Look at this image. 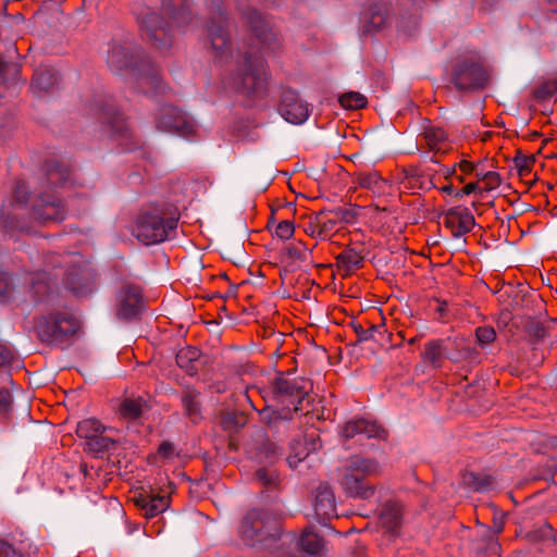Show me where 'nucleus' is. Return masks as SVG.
I'll use <instances>...</instances> for the list:
<instances>
[{"label": "nucleus", "instance_id": "nucleus-1", "mask_svg": "<svg viewBox=\"0 0 557 557\" xmlns=\"http://www.w3.org/2000/svg\"><path fill=\"white\" fill-rule=\"evenodd\" d=\"M221 0H211V15L207 24V40L214 62L224 64L221 84L225 90L248 97L262 96L268 87V74L262 55L246 53L235 58L227 30V18Z\"/></svg>", "mask_w": 557, "mask_h": 557}, {"label": "nucleus", "instance_id": "nucleus-2", "mask_svg": "<svg viewBox=\"0 0 557 557\" xmlns=\"http://www.w3.org/2000/svg\"><path fill=\"white\" fill-rule=\"evenodd\" d=\"M280 533L278 516L270 510H249L239 527V535L249 546L270 548L272 543L281 540Z\"/></svg>", "mask_w": 557, "mask_h": 557}, {"label": "nucleus", "instance_id": "nucleus-3", "mask_svg": "<svg viewBox=\"0 0 557 557\" xmlns=\"http://www.w3.org/2000/svg\"><path fill=\"white\" fill-rule=\"evenodd\" d=\"M177 222V218L168 215L160 207H146L137 215L133 234L145 245L159 244L172 237Z\"/></svg>", "mask_w": 557, "mask_h": 557}, {"label": "nucleus", "instance_id": "nucleus-4", "mask_svg": "<svg viewBox=\"0 0 557 557\" xmlns=\"http://www.w3.org/2000/svg\"><path fill=\"white\" fill-rule=\"evenodd\" d=\"M306 381L288 379L285 376L276 377L268 388L250 387L245 393L246 399L257 409L251 399V393H258L264 403H275L282 408H286L290 414L300 410V405L307 396Z\"/></svg>", "mask_w": 557, "mask_h": 557}, {"label": "nucleus", "instance_id": "nucleus-5", "mask_svg": "<svg viewBox=\"0 0 557 557\" xmlns=\"http://www.w3.org/2000/svg\"><path fill=\"white\" fill-rule=\"evenodd\" d=\"M380 472L377 460L356 455L343 468L339 483L348 496L368 499L373 496L374 486L367 482V478Z\"/></svg>", "mask_w": 557, "mask_h": 557}, {"label": "nucleus", "instance_id": "nucleus-6", "mask_svg": "<svg viewBox=\"0 0 557 557\" xmlns=\"http://www.w3.org/2000/svg\"><path fill=\"white\" fill-rule=\"evenodd\" d=\"M78 327V320L65 308L54 309L41 315L35 324L40 341L49 345L67 343Z\"/></svg>", "mask_w": 557, "mask_h": 557}, {"label": "nucleus", "instance_id": "nucleus-7", "mask_svg": "<svg viewBox=\"0 0 557 557\" xmlns=\"http://www.w3.org/2000/svg\"><path fill=\"white\" fill-rule=\"evenodd\" d=\"M487 74L478 53L460 55L453 70V83L458 89H472L484 86Z\"/></svg>", "mask_w": 557, "mask_h": 557}, {"label": "nucleus", "instance_id": "nucleus-8", "mask_svg": "<svg viewBox=\"0 0 557 557\" xmlns=\"http://www.w3.org/2000/svg\"><path fill=\"white\" fill-rule=\"evenodd\" d=\"M157 128L161 132L189 137L196 132L195 121L173 106L162 107L156 117Z\"/></svg>", "mask_w": 557, "mask_h": 557}, {"label": "nucleus", "instance_id": "nucleus-9", "mask_svg": "<svg viewBox=\"0 0 557 557\" xmlns=\"http://www.w3.org/2000/svg\"><path fill=\"white\" fill-rule=\"evenodd\" d=\"M140 29L145 39L157 49L166 50L172 45V35L169 23L156 12H147L139 18Z\"/></svg>", "mask_w": 557, "mask_h": 557}, {"label": "nucleus", "instance_id": "nucleus-10", "mask_svg": "<svg viewBox=\"0 0 557 557\" xmlns=\"http://www.w3.org/2000/svg\"><path fill=\"white\" fill-rule=\"evenodd\" d=\"M173 491L172 483H169L166 487H150L149 491H144L134 498L135 504L143 510L146 518H153L169 508Z\"/></svg>", "mask_w": 557, "mask_h": 557}, {"label": "nucleus", "instance_id": "nucleus-11", "mask_svg": "<svg viewBox=\"0 0 557 557\" xmlns=\"http://www.w3.org/2000/svg\"><path fill=\"white\" fill-rule=\"evenodd\" d=\"M28 201V191L25 184L17 181L14 185L12 199L9 200L8 205H3L1 210V216L3 218V227L8 232L25 231L27 226L16 220V211L25 208Z\"/></svg>", "mask_w": 557, "mask_h": 557}, {"label": "nucleus", "instance_id": "nucleus-12", "mask_svg": "<svg viewBox=\"0 0 557 557\" xmlns=\"http://www.w3.org/2000/svg\"><path fill=\"white\" fill-rule=\"evenodd\" d=\"M32 212L41 222H59L65 219V206L55 195L41 193L33 202Z\"/></svg>", "mask_w": 557, "mask_h": 557}, {"label": "nucleus", "instance_id": "nucleus-13", "mask_svg": "<svg viewBox=\"0 0 557 557\" xmlns=\"http://www.w3.org/2000/svg\"><path fill=\"white\" fill-rule=\"evenodd\" d=\"M278 112L292 124H302L310 114L308 103L293 89H285L282 92Z\"/></svg>", "mask_w": 557, "mask_h": 557}, {"label": "nucleus", "instance_id": "nucleus-14", "mask_svg": "<svg viewBox=\"0 0 557 557\" xmlns=\"http://www.w3.org/2000/svg\"><path fill=\"white\" fill-rule=\"evenodd\" d=\"M144 308L141 290L133 284H124L117 294V311L120 319L131 320L136 318Z\"/></svg>", "mask_w": 557, "mask_h": 557}, {"label": "nucleus", "instance_id": "nucleus-15", "mask_svg": "<svg viewBox=\"0 0 557 557\" xmlns=\"http://www.w3.org/2000/svg\"><path fill=\"white\" fill-rule=\"evenodd\" d=\"M341 434L346 440L356 438L357 442H362L366 438H383L385 431L375 421L356 418L343 425Z\"/></svg>", "mask_w": 557, "mask_h": 557}, {"label": "nucleus", "instance_id": "nucleus-16", "mask_svg": "<svg viewBox=\"0 0 557 557\" xmlns=\"http://www.w3.org/2000/svg\"><path fill=\"white\" fill-rule=\"evenodd\" d=\"M244 16L250 24L253 35L262 48L274 50L276 47V35L261 14L253 9H248L244 12Z\"/></svg>", "mask_w": 557, "mask_h": 557}, {"label": "nucleus", "instance_id": "nucleus-17", "mask_svg": "<svg viewBox=\"0 0 557 557\" xmlns=\"http://www.w3.org/2000/svg\"><path fill=\"white\" fill-rule=\"evenodd\" d=\"M64 284L75 295L83 296L94 289L95 275L87 268H73L65 273Z\"/></svg>", "mask_w": 557, "mask_h": 557}, {"label": "nucleus", "instance_id": "nucleus-18", "mask_svg": "<svg viewBox=\"0 0 557 557\" xmlns=\"http://www.w3.org/2000/svg\"><path fill=\"white\" fill-rule=\"evenodd\" d=\"M421 138V146L428 147L429 150L435 153H445L451 149V141L449 140L447 132L437 125L429 124L424 126Z\"/></svg>", "mask_w": 557, "mask_h": 557}, {"label": "nucleus", "instance_id": "nucleus-19", "mask_svg": "<svg viewBox=\"0 0 557 557\" xmlns=\"http://www.w3.org/2000/svg\"><path fill=\"white\" fill-rule=\"evenodd\" d=\"M59 73L50 66L38 67L32 78L30 89L34 95L41 97L52 91L59 84Z\"/></svg>", "mask_w": 557, "mask_h": 557}, {"label": "nucleus", "instance_id": "nucleus-20", "mask_svg": "<svg viewBox=\"0 0 557 557\" xmlns=\"http://www.w3.org/2000/svg\"><path fill=\"white\" fill-rule=\"evenodd\" d=\"M388 8L386 3L374 2L363 13L361 20L362 34H372L380 30L387 23Z\"/></svg>", "mask_w": 557, "mask_h": 557}, {"label": "nucleus", "instance_id": "nucleus-21", "mask_svg": "<svg viewBox=\"0 0 557 557\" xmlns=\"http://www.w3.org/2000/svg\"><path fill=\"white\" fill-rule=\"evenodd\" d=\"M133 45L113 41L108 50L107 63L112 71H122L133 64Z\"/></svg>", "mask_w": 557, "mask_h": 557}, {"label": "nucleus", "instance_id": "nucleus-22", "mask_svg": "<svg viewBox=\"0 0 557 557\" xmlns=\"http://www.w3.org/2000/svg\"><path fill=\"white\" fill-rule=\"evenodd\" d=\"M401 512V506L393 502L386 503L380 512V524L391 537H396L399 534Z\"/></svg>", "mask_w": 557, "mask_h": 557}, {"label": "nucleus", "instance_id": "nucleus-23", "mask_svg": "<svg viewBox=\"0 0 557 557\" xmlns=\"http://www.w3.org/2000/svg\"><path fill=\"white\" fill-rule=\"evenodd\" d=\"M58 273L54 274V277H50V275L46 271H38L33 273L30 276V293L33 298L37 302L44 301L46 298H51L53 295V288L57 286L54 280L57 278Z\"/></svg>", "mask_w": 557, "mask_h": 557}, {"label": "nucleus", "instance_id": "nucleus-24", "mask_svg": "<svg viewBox=\"0 0 557 557\" xmlns=\"http://www.w3.org/2000/svg\"><path fill=\"white\" fill-rule=\"evenodd\" d=\"M314 511L322 520H329L336 516L335 496L330 486L320 485L317 488Z\"/></svg>", "mask_w": 557, "mask_h": 557}, {"label": "nucleus", "instance_id": "nucleus-25", "mask_svg": "<svg viewBox=\"0 0 557 557\" xmlns=\"http://www.w3.org/2000/svg\"><path fill=\"white\" fill-rule=\"evenodd\" d=\"M162 12L177 26L188 24L191 20L189 0H162Z\"/></svg>", "mask_w": 557, "mask_h": 557}, {"label": "nucleus", "instance_id": "nucleus-26", "mask_svg": "<svg viewBox=\"0 0 557 557\" xmlns=\"http://www.w3.org/2000/svg\"><path fill=\"white\" fill-rule=\"evenodd\" d=\"M447 223L453 227L455 237L469 233L475 225L473 214L468 210H450L447 214Z\"/></svg>", "mask_w": 557, "mask_h": 557}, {"label": "nucleus", "instance_id": "nucleus-27", "mask_svg": "<svg viewBox=\"0 0 557 557\" xmlns=\"http://www.w3.org/2000/svg\"><path fill=\"white\" fill-rule=\"evenodd\" d=\"M135 71H137L138 86L143 92H158L161 89L162 81L154 66L150 64H144L141 66L136 65Z\"/></svg>", "mask_w": 557, "mask_h": 557}, {"label": "nucleus", "instance_id": "nucleus-28", "mask_svg": "<svg viewBox=\"0 0 557 557\" xmlns=\"http://www.w3.org/2000/svg\"><path fill=\"white\" fill-rule=\"evenodd\" d=\"M350 212L345 209H336L332 211L330 214L320 212L315 220L317 226L319 228V236H326L330 232H332L338 220H344L346 222L350 221Z\"/></svg>", "mask_w": 557, "mask_h": 557}, {"label": "nucleus", "instance_id": "nucleus-29", "mask_svg": "<svg viewBox=\"0 0 557 557\" xmlns=\"http://www.w3.org/2000/svg\"><path fill=\"white\" fill-rule=\"evenodd\" d=\"M199 392L194 388H185L182 394V404L186 416L196 423L201 418Z\"/></svg>", "mask_w": 557, "mask_h": 557}, {"label": "nucleus", "instance_id": "nucleus-30", "mask_svg": "<svg viewBox=\"0 0 557 557\" xmlns=\"http://www.w3.org/2000/svg\"><path fill=\"white\" fill-rule=\"evenodd\" d=\"M47 186H65L70 180L67 166L59 162H50L46 165Z\"/></svg>", "mask_w": 557, "mask_h": 557}, {"label": "nucleus", "instance_id": "nucleus-31", "mask_svg": "<svg viewBox=\"0 0 557 557\" xmlns=\"http://www.w3.org/2000/svg\"><path fill=\"white\" fill-rule=\"evenodd\" d=\"M405 175L411 188L432 189L435 187L432 175L419 168H409L405 171Z\"/></svg>", "mask_w": 557, "mask_h": 557}, {"label": "nucleus", "instance_id": "nucleus-32", "mask_svg": "<svg viewBox=\"0 0 557 557\" xmlns=\"http://www.w3.org/2000/svg\"><path fill=\"white\" fill-rule=\"evenodd\" d=\"M298 544L309 555H320L324 547L323 539L310 528L302 532Z\"/></svg>", "mask_w": 557, "mask_h": 557}, {"label": "nucleus", "instance_id": "nucleus-33", "mask_svg": "<svg viewBox=\"0 0 557 557\" xmlns=\"http://www.w3.org/2000/svg\"><path fill=\"white\" fill-rule=\"evenodd\" d=\"M259 411L260 419L262 422L267 424H272L277 420H289L292 419V414L286 408H282L275 403H264V407Z\"/></svg>", "mask_w": 557, "mask_h": 557}, {"label": "nucleus", "instance_id": "nucleus-34", "mask_svg": "<svg viewBox=\"0 0 557 557\" xmlns=\"http://www.w3.org/2000/svg\"><path fill=\"white\" fill-rule=\"evenodd\" d=\"M336 261L339 270L349 273L362 265L363 257L355 249H345L336 257Z\"/></svg>", "mask_w": 557, "mask_h": 557}, {"label": "nucleus", "instance_id": "nucleus-35", "mask_svg": "<svg viewBox=\"0 0 557 557\" xmlns=\"http://www.w3.org/2000/svg\"><path fill=\"white\" fill-rule=\"evenodd\" d=\"M443 344V341H432L425 344L423 358L435 369L441 368L445 359V349Z\"/></svg>", "mask_w": 557, "mask_h": 557}, {"label": "nucleus", "instance_id": "nucleus-36", "mask_svg": "<svg viewBox=\"0 0 557 557\" xmlns=\"http://www.w3.org/2000/svg\"><path fill=\"white\" fill-rule=\"evenodd\" d=\"M359 184L361 187L368 188L376 195L385 194L389 188L387 181L382 178L376 172L362 175L359 180Z\"/></svg>", "mask_w": 557, "mask_h": 557}, {"label": "nucleus", "instance_id": "nucleus-37", "mask_svg": "<svg viewBox=\"0 0 557 557\" xmlns=\"http://www.w3.org/2000/svg\"><path fill=\"white\" fill-rule=\"evenodd\" d=\"M144 410L141 398H125L119 406V413L124 419H137Z\"/></svg>", "mask_w": 557, "mask_h": 557}, {"label": "nucleus", "instance_id": "nucleus-38", "mask_svg": "<svg viewBox=\"0 0 557 557\" xmlns=\"http://www.w3.org/2000/svg\"><path fill=\"white\" fill-rule=\"evenodd\" d=\"M462 483L476 492H486L493 486L490 475L467 472L462 475Z\"/></svg>", "mask_w": 557, "mask_h": 557}, {"label": "nucleus", "instance_id": "nucleus-39", "mask_svg": "<svg viewBox=\"0 0 557 557\" xmlns=\"http://www.w3.org/2000/svg\"><path fill=\"white\" fill-rule=\"evenodd\" d=\"M309 447L302 444L301 440H294L290 443V451L286 458L288 466L292 469L298 467L309 456Z\"/></svg>", "mask_w": 557, "mask_h": 557}, {"label": "nucleus", "instance_id": "nucleus-40", "mask_svg": "<svg viewBox=\"0 0 557 557\" xmlns=\"http://www.w3.org/2000/svg\"><path fill=\"white\" fill-rule=\"evenodd\" d=\"M101 432H104V426L96 419H85L81 421L76 428L77 435L87 441Z\"/></svg>", "mask_w": 557, "mask_h": 557}, {"label": "nucleus", "instance_id": "nucleus-41", "mask_svg": "<svg viewBox=\"0 0 557 557\" xmlns=\"http://www.w3.org/2000/svg\"><path fill=\"white\" fill-rule=\"evenodd\" d=\"M199 358V350L193 347L181 349L176 355V362L178 367L191 372L195 370L193 362Z\"/></svg>", "mask_w": 557, "mask_h": 557}, {"label": "nucleus", "instance_id": "nucleus-42", "mask_svg": "<svg viewBox=\"0 0 557 557\" xmlns=\"http://www.w3.org/2000/svg\"><path fill=\"white\" fill-rule=\"evenodd\" d=\"M339 103L345 109L358 110L366 107L367 99L360 92L349 91L339 97Z\"/></svg>", "mask_w": 557, "mask_h": 557}, {"label": "nucleus", "instance_id": "nucleus-43", "mask_svg": "<svg viewBox=\"0 0 557 557\" xmlns=\"http://www.w3.org/2000/svg\"><path fill=\"white\" fill-rule=\"evenodd\" d=\"M87 445L90 450L99 453L103 450H109L113 445V441L110 437L104 436L103 432H101L97 434L95 437L87 441Z\"/></svg>", "mask_w": 557, "mask_h": 557}, {"label": "nucleus", "instance_id": "nucleus-44", "mask_svg": "<svg viewBox=\"0 0 557 557\" xmlns=\"http://www.w3.org/2000/svg\"><path fill=\"white\" fill-rule=\"evenodd\" d=\"M557 92V79L547 81L537 86L534 90V97L537 100H545Z\"/></svg>", "mask_w": 557, "mask_h": 557}, {"label": "nucleus", "instance_id": "nucleus-45", "mask_svg": "<svg viewBox=\"0 0 557 557\" xmlns=\"http://www.w3.org/2000/svg\"><path fill=\"white\" fill-rule=\"evenodd\" d=\"M14 284L8 273H0V301L9 300L14 294Z\"/></svg>", "mask_w": 557, "mask_h": 557}, {"label": "nucleus", "instance_id": "nucleus-46", "mask_svg": "<svg viewBox=\"0 0 557 557\" xmlns=\"http://www.w3.org/2000/svg\"><path fill=\"white\" fill-rule=\"evenodd\" d=\"M13 409V397L9 389L0 388V414L8 418Z\"/></svg>", "mask_w": 557, "mask_h": 557}, {"label": "nucleus", "instance_id": "nucleus-47", "mask_svg": "<svg viewBox=\"0 0 557 557\" xmlns=\"http://www.w3.org/2000/svg\"><path fill=\"white\" fill-rule=\"evenodd\" d=\"M289 258L299 261H307L310 253L302 243L293 244L286 248Z\"/></svg>", "mask_w": 557, "mask_h": 557}, {"label": "nucleus", "instance_id": "nucleus-48", "mask_svg": "<svg viewBox=\"0 0 557 557\" xmlns=\"http://www.w3.org/2000/svg\"><path fill=\"white\" fill-rule=\"evenodd\" d=\"M515 165L519 171V174L527 175L531 172L532 164L534 163V157H528L524 154H517L513 159Z\"/></svg>", "mask_w": 557, "mask_h": 557}, {"label": "nucleus", "instance_id": "nucleus-49", "mask_svg": "<svg viewBox=\"0 0 557 557\" xmlns=\"http://www.w3.org/2000/svg\"><path fill=\"white\" fill-rule=\"evenodd\" d=\"M295 232L294 223L289 220L281 221L274 230V234L281 239H289Z\"/></svg>", "mask_w": 557, "mask_h": 557}, {"label": "nucleus", "instance_id": "nucleus-50", "mask_svg": "<svg viewBox=\"0 0 557 557\" xmlns=\"http://www.w3.org/2000/svg\"><path fill=\"white\" fill-rule=\"evenodd\" d=\"M475 336L480 344L486 345L496 338V332L491 326H480L475 330Z\"/></svg>", "mask_w": 557, "mask_h": 557}, {"label": "nucleus", "instance_id": "nucleus-51", "mask_svg": "<svg viewBox=\"0 0 557 557\" xmlns=\"http://www.w3.org/2000/svg\"><path fill=\"white\" fill-rule=\"evenodd\" d=\"M502 184L500 175L494 171L485 172V182L483 183V191H491L498 188Z\"/></svg>", "mask_w": 557, "mask_h": 557}, {"label": "nucleus", "instance_id": "nucleus-52", "mask_svg": "<svg viewBox=\"0 0 557 557\" xmlns=\"http://www.w3.org/2000/svg\"><path fill=\"white\" fill-rule=\"evenodd\" d=\"M0 557H22L21 553L9 541L0 539Z\"/></svg>", "mask_w": 557, "mask_h": 557}, {"label": "nucleus", "instance_id": "nucleus-53", "mask_svg": "<svg viewBox=\"0 0 557 557\" xmlns=\"http://www.w3.org/2000/svg\"><path fill=\"white\" fill-rule=\"evenodd\" d=\"M14 352L11 347L0 343V368L11 364Z\"/></svg>", "mask_w": 557, "mask_h": 557}, {"label": "nucleus", "instance_id": "nucleus-54", "mask_svg": "<svg viewBox=\"0 0 557 557\" xmlns=\"http://www.w3.org/2000/svg\"><path fill=\"white\" fill-rule=\"evenodd\" d=\"M302 444L309 447L310 453L317 451L321 447L319 436L315 432L307 434L302 441Z\"/></svg>", "mask_w": 557, "mask_h": 557}, {"label": "nucleus", "instance_id": "nucleus-55", "mask_svg": "<svg viewBox=\"0 0 557 557\" xmlns=\"http://www.w3.org/2000/svg\"><path fill=\"white\" fill-rule=\"evenodd\" d=\"M158 454L164 459H171L175 455L173 444L164 442L160 445Z\"/></svg>", "mask_w": 557, "mask_h": 557}, {"label": "nucleus", "instance_id": "nucleus-56", "mask_svg": "<svg viewBox=\"0 0 557 557\" xmlns=\"http://www.w3.org/2000/svg\"><path fill=\"white\" fill-rule=\"evenodd\" d=\"M257 479L263 482L265 485H270L274 482L275 475L273 472H270L267 469H259L257 471Z\"/></svg>", "mask_w": 557, "mask_h": 557}, {"label": "nucleus", "instance_id": "nucleus-57", "mask_svg": "<svg viewBox=\"0 0 557 557\" xmlns=\"http://www.w3.org/2000/svg\"><path fill=\"white\" fill-rule=\"evenodd\" d=\"M476 191L480 194L483 193L482 186H480L478 182H471L462 188V193L466 195H470Z\"/></svg>", "mask_w": 557, "mask_h": 557}, {"label": "nucleus", "instance_id": "nucleus-58", "mask_svg": "<svg viewBox=\"0 0 557 557\" xmlns=\"http://www.w3.org/2000/svg\"><path fill=\"white\" fill-rule=\"evenodd\" d=\"M458 166L460 169V171L465 174H470V173H473L475 171V166L473 163L467 161V160H462L458 163Z\"/></svg>", "mask_w": 557, "mask_h": 557}, {"label": "nucleus", "instance_id": "nucleus-59", "mask_svg": "<svg viewBox=\"0 0 557 557\" xmlns=\"http://www.w3.org/2000/svg\"><path fill=\"white\" fill-rule=\"evenodd\" d=\"M441 191L444 193V194L453 195L454 196L455 187L451 184H447V185H445V186H443L441 188Z\"/></svg>", "mask_w": 557, "mask_h": 557}, {"label": "nucleus", "instance_id": "nucleus-60", "mask_svg": "<svg viewBox=\"0 0 557 557\" xmlns=\"http://www.w3.org/2000/svg\"><path fill=\"white\" fill-rule=\"evenodd\" d=\"M474 173V176L476 177V182L478 183H484L485 182V172H482V171H479L476 168H475V171L473 172Z\"/></svg>", "mask_w": 557, "mask_h": 557}, {"label": "nucleus", "instance_id": "nucleus-61", "mask_svg": "<svg viewBox=\"0 0 557 557\" xmlns=\"http://www.w3.org/2000/svg\"><path fill=\"white\" fill-rule=\"evenodd\" d=\"M446 308H447V304L446 302H438V306H437L436 310L440 313V318H443L444 312L446 311Z\"/></svg>", "mask_w": 557, "mask_h": 557}, {"label": "nucleus", "instance_id": "nucleus-62", "mask_svg": "<svg viewBox=\"0 0 557 557\" xmlns=\"http://www.w3.org/2000/svg\"><path fill=\"white\" fill-rule=\"evenodd\" d=\"M103 114L108 117L109 123H113L111 109H109V110L103 109Z\"/></svg>", "mask_w": 557, "mask_h": 557}, {"label": "nucleus", "instance_id": "nucleus-63", "mask_svg": "<svg viewBox=\"0 0 557 557\" xmlns=\"http://www.w3.org/2000/svg\"><path fill=\"white\" fill-rule=\"evenodd\" d=\"M454 196H455L456 198H462L463 196H467V195H466L465 193H462V188H461V189H459V190H456V189H455V194H454Z\"/></svg>", "mask_w": 557, "mask_h": 557}, {"label": "nucleus", "instance_id": "nucleus-64", "mask_svg": "<svg viewBox=\"0 0 557 557\" xmlns=\"http://www.w3.org/2000/svg\"><path fill=\"white\" fill-rule=\"evenodd\" d=\"M454 173H455V168L453 170H447L446 173H445L446 178H448Z\"/></svg>", "mask_w": 557, "mask_h": 557}]
</instances>
